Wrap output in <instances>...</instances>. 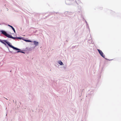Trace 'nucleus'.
Returning a JSON list of instances; mask_svg holds the SVG:
<instances>
[{
  "label": "nucleus",
  "instance_id": "obj_1",
  "mask_svg": "<svg viewBox=\"0 0 121 121\" xmlns=\"http://www.w3.org/2000/svg\"><path fill=\"white\" fill-rule=\"evenodd\" d=\"M0 42L4 44V45H6V44L5 43H6L11 48H13V49L14 50H17L18 51H20L21 50L19 49H18L17 48L15 47H14L13 46H12V45H11V44L10 42H9L7 41L6 40H2L0 39Z\"/></svg>",
  "mask_w": 121,
  "mask_h": 121
},
{
  "label": "nucleus",
  "instance_id": "obj_2",
  "mask_svg": "<svg viewBox=\"0 0 121 121\" xmlns=\"http://www.w3.org/2000/svg\"><path fill=\"white\" fill-rule=\"evenodd\" d=\"M0 32H1L2 34L4 35L7 37L8 38L9 37V35L7 34L6 32L5 31L3 30H1L0 31Z\"/></svg>",
  "mask_w": 121,
  "mask_h": 121
},
{
  "label": "nucleus",
  "instance_id": "obj_3",
  "mask_svg": "<svg viewBox=\"0 0 121 121\" xmlns=\"http://www.w3.org/2000/svg\"><path fill=\"white\" fill-rule=\"evenodd\" d=\"M98 50L99 51V52L100 55L103 57L104 58L105 57V55H104V54L102 51L99 49H98Z\"/></svg>",
  "mask_w": 121,
  "mask_h": 121
},
{
  "label": "nucleus",
  "instance_id": "obj_4",
  "mask_svg": "<svg viewBox=\"0 0 121 121\" xmlns=\"http://www.w3.org/2000/svg\"><path fill=\"white\" fill-rule=\"evenodd\" d=\"M88 42L90 44L93 43V42L92 39V38L90 36V38L88 40Z\"/></svg>",
  "mask_w": 121,
  "mask_h": 121
},
{
  "label": "nucleus",
  "instance_id": "obj_5",
  "mask_svg": "<svg viewBox=\"0 0 121 121\" xmlns=\"http://www.w3.org/2000/svg\"><path fill=\"white\" fill-rule=\"evenodd\" d=\"M57 63L60 65H64L63 63L60 60H59L57 61Z\"/></svg>",
  "mask_w": 121,
  "mask_h": 121
},
{
  "label": "nucleus",
  "instance_id": "obj_6",
  "mask_svg": "<svg viewBox=\"0 0 121 121\" xmlns=\"http://www.w3.org/2000/svg\"><path fill=\"white\" fill-rule=\"evenodd\" d=\"M34 44L35 45V46H37L39 44V43L38 42H37L36 41H34L33 42Z\"/></svg>",
  "mask_w": 121,
  "mask_h": 121
},
{
  "label": "nucleus",
  "instance_id": "obj_7",
  "mask_svg": "<svg viewBox=\"0 0 121 121\" xmlns=\"http://www.w3.org/2000/svg\"><path fill=\"white\" fill-rule=\"evenodd\" d=\"M9 38H10L12 39H15L17 38V37H13L11 35H9V37H8Z\"/></svg>",
  "mask_w": 121,
  "mask_h": 121
},
{
  "label": "nucleus",
  "instance_id": "obj_8",
  "mask_svg": "<svg viewBox=\"0 0 121 121\" xmlns=\"http://www.w3.org/2000/svg\"><path fill=\"white\" fill-rule=\"evenodd\" d=\"M23 40L26 42H32V41H31V40H26V39H23Z\"/></svg>",
  "mask_w": 121,
  "mask_h": 121
},
{
  "label": "nucleus",
  "instance_id": "obj_9",
  "mask_svg": "<svg viewBox=\"0 0 121 121\" xmlns=\"http://www.w3.org/2000/svg\"><path fill=\"white\" fill-rule=\"evenodd\" d=\"M17 52H21V53H25V52H23L22 51H18Z\"/></svg>",
  "mask_w": 121,
  "mask_h": 121
},
{
  "label": "nucleus",
  "instance_id": "obj_10",
  "mask_svg": "<svg viewBox=\"0 0 121 121\" xmlns=\"http://www.w3.org/2000/svg\"><path fill=\"white\" fill-rule=\"evenodd\" d=\"M12 29V30H13V31L14 33H16V31H15V30L14 28L13 27Z\"/></svg>",
  "mask_w": 121,
  "mask_h": 121
},
{
  "label": "nucleus",
  "instance_id": "obj_11",
  "mask_svg": "<svg viewBox=\"0 0 121 121\" xmlns=\"http://www.w3.org/2000/svg\"><path fill=\"white\" fill-rule=\"evenodd\" d=\"M17 39H22V38L21 37H17Z\"/></svg>",
  "mask_w": 121,
  "mask_h": 121
},
{
  "label": "nucleus",
  "instance_id": "obj_12",
  "mask_svg": "<svg viewBox=\"0 0 121 121\" xmlns=\"http://www.w3.org/2000/svg\"><path fill=\"white\" fill-rule=\"evenodd\" d=\"M78 0H75V1L77 3H78Z\"/></svg>",
  "mask_w": 121,
  "mask_h": 121
},
{
  "label": "nucleus",
  "instance_id": "obj_13",
  "mask_svg": "<svg viewBox=\"0 0 121 121\" xmlns=\"http://www.w3.org/2000/svg\"><path fill=\"white\" fill-rule=\"evenodd\" d=\"M10 27H11V28H13V27L12 26H10Z\"/></svg>",
  "mask_w": 121,
  "mask_h": 121
},
{
  "label": "nucleus",
  "instance_id": "obj_14",
  "mask_svg": "<svg viewBox=\"0 0 121 121\" xmlns=\"http://www.w3.org/2000/svg\"><path fill=\"white\" fill-rule=\"evenodd\" d=\"M8 26H9V27H10V26H10V25H8Z\"/></svg>",
  "mask_w": 121,
  "mask_h": 121
},
{
  "label": "nucleus",
  "instance_id": "obj_15",
  "mask_svg": "<svg viewBox=\"0 0 121 121\" xmlns=\"http://www.w3.org/2000/svg\"><path fill=\"white\" fill-rule=\"evenodd\" d=\"M63 67L65 69H66V68L65 67Z\"/></svg>",
  "mask_w": 121,
  "mask_h": 121
}]
</instances>
